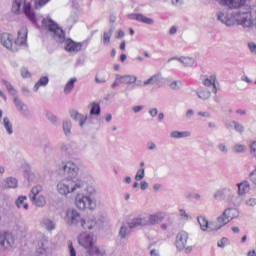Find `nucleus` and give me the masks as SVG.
<instances>
[{
    "mask_svg": "<svg viewBox=\"0 0 256 256\" xmlns=\"http://www.w3.org/2000/svg\"><path fill=\"white\" fill-rule=\"evenodd\" d=\"M59 169L67 175L66 178L60 180L57 184V191L59 195H71L79 189L85 187V180L77 177L81 173L79 165L71 160L62 161L59 165Z\"/></svg>",
    "mask_w": 256,
    "mask_h": 256,
    "instance_id": "f257e3e1",
    "label": "nucleus"
},
{
    "mask_svg": "<svg viewBox=\"0 0 256 256\" xmlns=\"http://www.w3.org/2000/svg\"><path fill=\"white\" fill-rule=\"evenodd\" d=\"M42 27H44L57 43L64 45V49L68 53H79L83 49V42H75L71 38H65V31L52 19H43Z\"/></svg>",
    "mask_w": 256,
    "mask_h": 256,
    "instance_id": "f03ea898",
    "label": "nucleus"
},
{
    "mask_svg": "<svg viewBox=\"0 0 256 256\" xmlns=\"http://www.w3.org/2000/svg\"><path fill=\"white\" fill-rule=\"evenodd\" d=\"M0 41L9 51H19L22 45L27 43V28L23 27L18 31V38L14 42L13 35L9 33H3L0 37Z\"/></svg>",
    "mask_w": 256,
    "mask_h": 256,
    "instance_id": "7ed1b4c3",
    "label": "nucleus"
},
{
    "mask_svg": "<svg viewBox=\"0 0 256 256\" xmlns=\"http://www.w3.org/2000/svg\"><path fill=\"white\" fill-rule=\"evenodd\" d=\"M167 214L163 211H158L154 214L147 216H138L132 219L131 227H150L155 225H160L165 221Z\"/></svg>",
    "mask_w": 256,
    "mask_h": 256,
    "instance_id": "20e7f679",
    "label": "nucleus"
},
{
    "mask_svg": "<svg viewBox=\"0 0 256 256\" xmlns=\"http://www.w3.org/2000/svg\"><path fill=\"white\" fill-rule=\"evenodd\" d=\"M78 243L81 247L93 251L96 255H107V252L103 248L95 245V239L93 238V235H91L90 233H80L78 235Z\"/></svg>",
    "mask_w": 256,
    "mask_h": 256,
    "instance_id": "39448f33",
    "label": "nucleus"
},
{
    "mask_svg": "<svg viewBox=\"0 0 256 256\" xmlns=\"http://www.w3.org/2000/svg\"><path fill=\"white\" fill-rule=\"evenodd\" d=\"M239 209L235 207H229L224 210L222 215H220L216 222L211 224L213 229H223L225 225H227L230 221H233V219H237L239 217Z\"/></svg>",
    "mask_w": 256,
    "mask_h": 256,
    "instance_id": "423d86ee",
    "label": "nucleus"
},
{
    "mask_svg": "<svg viewBox=\"0 0 256 256\" xmlns=\"http://www.w3.org/2000/svg\"><path fill=\"white\" fill-rule=\"evenodd\" d=\"M12 13L19 15L20 13H24L26 17L32 23H37V17L33 10H31V5L27 4L26 0H14L12 5Z\"/></svg>",
    "mask_w": 256,
    "mask_h": 256,
    "instance_id": "0eeeda50",
    "label": "nucleus"
},
{
    "mask_svg": "<svg viewBox=\"0 0 256 256\" xmlns=\"http://www.w3.org/2000/svg\"><path fill=\"white\" fill-rule=\"evenodd\" d=\"M75 206L80 211H95L97 209V200L90 199L85 194H77L75 197Z\"/></svg>",
    "mask_w": 256,
    "mask_h": 256,
    "instance_id": "6e6552de",
    "label": "nucleus"
},
{
    "mask_svg": "<svg viewBox=\"0 0 256 256\" xmlns=\"http://www.w3.org/2000/svg\"><path fill=\"white\" fill-rule=\"evenodd\" d=\"M83 214L76 208H68L64 212V221L68 227H77L81 225Z\"/></svg>",
    "mask_w": 256,
    "mask_h": 256,
    "instance_id": "1a4fd4ad",
    "label": "nucleus"
},
{
    "mask_svg": "<svg viewBox=\"0 0 256 256\" xmlns=\"http://www.w3.org/2000/svg\"><path fill=\"white\" fill-rule=\"evenodd\" d=\"M215 201H227V203H235V193L233 186H226L216 190L213 194Z\"/></svg>",
    "mask_w": 256,
    "mask_h": 256,
    "instance_id": "9d476101",
    "label": "nucleus"
},
{
    "mask_svg": "<svg viewBox=\"0 0 256 256\" xmlns=\"http://www.w3.org/2000/svg\"><path fill=\"white\" fill-rule=\"evenodd\" d=\"M79 228L83 231H90L91 233H97L101 229V221L93 217L82 216Z\"/></svg>",
    "mask_w": 256,
    "mask_h": 256,
    "instance_id": "9b49d317",
    "label": "nucleus"
},
{
    "mask_svg": "<svg viewBox=\"0 0 256 256\" xmlns=\"http://www.w3.org/2000/svg\"><path fill=\"white\" fill-rule=\"evenodd\" d=\"M43 191V186L37 185L31 189L29 194L30 200L36 207H45L47 205V199L43 195H39Z\"/></svg>",
    "mask_w": 256,
    "mask_h": 256,
    "instance_id": "f8f14e48",
    "label": "nucleus"
},
{
    "mask_svg": "<svg viewBox=\"0 0 256 256\" xmlns=\"http://www.w3.org/2000/svg\"><path fill=\"white\" fill-rule=\"evenodd\" d=\"M235 23L242 27H253V10L250 12H237L234 15Z\"/></svg>",
    "mask_w": 256,
    "mask_h": 256,
    "instance_id": "ddd939ff",
    "label": "nucleus"
},
{
    "mask_svg": "<svg viewBox=\"0 0 256 256\" xmlns=\"http://www.w3.org/2000/svg\"><path fill=\"white\" fill-rule=\"evenodd\" d=\"M15 245V237L9 231L0 232V251L11 249Z\"/></svg>",
    "mask_w": 256,
    "mask_h": 256,
    "instance_id": "4468645a",
    "label": "nucleus"
},
{
    "mask_svg": "<svg viewBox=\"0 0 256 256\" xmlns=\"http://www.w3.org/2000/svg\"><path fill=\"white\" fill-rule=\"evenodd\" d=\"M216 19L219 23H222V25H226V27H233V25H235V16L225 10L217 11Z\"/></svg>",
    "mask_w": 256,
    "mask_h": 256,
    "instance_id": "2eb2a0df",
    "label": "nucleus"
},
{
    "mask_svg": "<svg viewBox=\"0 0 256 256\" xmlns=\"http://www.w3.org/2000/svg\"><path fill=\"white\" fill-rule=\"evenodd\" d=\"M14 104L17 112L23 117V119H29L31 117V110H29V106L25 104L21 99L14 97Z\"/></svg>",
    "mask_w": 256,
    "mask_h": 256,
    "instance_id": "dca6fc26",
    "label": "nucleus"
},
{
    "mask_svg": "<svg viewBox=\"0 0 256 256\" xmlns=\"http://www.w3.org/2000/svg\"><path fill=\"white\" fill-rule=\"evenodd\" d=\"M247 0H216L218 5L222 7H227L228 9H239L243 7Z\"/></svg>",
    "mask_w": 256,
    "mask_h": 256,
    "instance_id": "f3484780",
    "label": "nucleus"
},
{
    "mask_svg": "<svg viewBox=\"0 0 256 256\" xmlns=\"http://www.w3.org/2000/svg\"><path fill=\"white\" fill-rule=\"evenodd\" d=\"M187 241H189V233L185 231H180L176 235V247L178 251H183L187 247Z\"/></svg>",
    "mask_w": 256,
    "mask_h": 256,
    "instance_id": "a211bd4d",
    "label": "nucleus"
},
{
    "mask_svg": "<svg viewBox=\"0 0 256 256\" xmlns=\"http://www.w3.org/2000/svg\"><path fill=\"white\" fill-rule=\"evenodd\" d=\"M128 19L131 21H139L140 23H145L146 25H153V23H155L153 18L146 17L145 15L139 13L129 14Z\"/></svg>",
    "mask_w": 256,
    "mask_h": 256,
    "instance_id": "6ab92c4d",
    "label": "nucleus"
},
{
    "mask_svg": "<svg viewBox=\"0 0 256 256\" xmlns=\"http://www.w3.org/2000/svg\"><path fill=\"white\" fill-rule=\"evenodd\" d=\"M203 85L204 87H213L212 89V93H214V95H217V75L212 74L210 76H207L204 80H203Z\"/></svg>",
    "mask_w": 256,
    "mask_h": 256,
    "instance_id": "aec40b11",
    "label": "nucleus"
},
{
    "mask_svg": "<svg viewBox=\"0 0 256 256\" xmlns=\"http://www.w3.org/2000/svg\"><path fill=\"white\" fill-rule=\"evenodd\" d=\"M198 223L200 225L201 231H219V229L212 228V224L217 223V220L209 222L204 216H199Z\"/></svg>",
    "mask_w": 256,
    "mask_h": 256,
    "instance_id": "412c9836",
    "label": "nucleus"
},
{
    "mask_svg": "<svg viewBox=\"0 0 256 256\" xmlns=\"http://www.w3.org/2000/svg\"><path fill=\"white\" fill-rule=\"evenodd\" d=\"M132 223H133V220H131L126 224H123L120 227L119 234H118L120 239H126V237H129V234L131 233V229H137V227H139V226H131Z\"/></svg>",
    "mask_w": 256,
    "mask_h": 256,
    "instance_id": "4be33fe9",
    "label": "nucleus"
},
{
    "mask_svg": "<svg viewBox=\"0 0 256 256\" xmlns=\"http://www.w3.org/2000/svg\"><path fill=\"white\" fill-rule=\"evenodd\" d=\"M163 82V75L161 72H158L145 80L143 83L145 86L147 85H156L157 87H161V83Z\"/></svg>",
    "mask_w": 256,
    "mask_h": 256,
    "instance_id": "5701e85b",
    "label": "nucleus"
},
{
    "mask_svg": "<svg viewBox=\"0 0 256 256\" xmlns=\"http://www.w3.org/2000/svg\"><path fill=\"white\" fill-rule=\"evenodd\" d=\"M195 93L198 97V99H201V101H207L211 99V90L205 86H200L198 89L195 90Z\"/></svg>",
    "mask_w": 256,
    "mask_h": 256,
    "instance_id": "b1692460",
    "label": "nucleus"
},
{
    "mask_svg": "<svg viewBox=\"0 0 256 256\" xmlns=\"http://www.w3.org/2000/svg\"><path fill=\"white\" fill-rule=\"evenodd\" d=\"M171 61H179V63H182L184 67H193L195 65V60L191 57L182 56V57H172L168 59V63H171Z\"/></svg>",
    "mask_w": 256,
    "mask_h": 256,
    "instance_id": "393cba45",
    "label": "nucleus"
},
{
    "mask_svg": "<svg viewBox=\"0 0 256 256\" xmlns=\"http://www.w3.org/2000/svg\"><path fill=\"white\" fill-rule=\"evenodd\" d=\"M41 227H44L46 231H55L57 224L55 223V220L45 216L40 221Z\"/></svg>",
    "mask_w": 256,
    "mask_h": 256,
    "instance_id": "a878e982",
    "label": "nucleus"
},
{
    "mask_svg": "<svg viewBox=\"0 0 256 256\" xmlns=\"http://www.w3.org/2000/svg\"><path fill=\"white\" fill-rule=\"evenodd\" d=\"M117 81L125 85H133L137 83V76L135 75H116Z\"/></svg>",
    "mask_w": 256,
    "mask_h": 256,
    "instance_id": "bb28decb",
    "label": "nucleus"
},
{
    "mask_svg": "<svg viewBox=\"0 0 256 256\" xmlns=\"http://www.w3.org/2000/svg\"><path fill=\"white\" fill-rule=\"evenodd\" d=\"M70 117L71 119H74V121H78L79 127H84L88 119L87 115L81 114L78 111H72Z\"/></svg>",
    "mask_w": 256,
    "mask_h": 256,
    "instance_id": "cd10ccee",
    "label": "nucleus"
},
{
    "mask_svg": "<svg viewBox=\"0 0 256 256\" xmlns=\"http://www.w3.org/2000/svg\"><path fill=\"white\" fill-rule=\"evenodd\" d=\"M36 253L39 256H47V253H49V241L42 240L38 242Z\"/></svg>",
    "mask_w": 256,
    "mask_h": 256,
    "instance_id": "c85d7f7f",
    "label": "nucleus"
},
{
    "mask_svg": "<svg viewBox=\"0 0 256 256\" xmlns=\"http://www.w3.org/2000/svg\"><path fill=\"white\" fill-rule=\"evenodd\" d=\"M236 186L238 187V195L240 196L247 195L251 191V184L247 180L238 183Z\"/></svg>",
    "mask_w": 256,
    "mask_h": 256,
    "instance_id": "c756f323",
    "label": "nucleus"
},
{
    "mask_svg": "<svg viewBox=\"0 0 256 256\" xmlns=\"http://www.w3.org/2000/svg\"><path fill=\"white\" fill-rule=\"evenodd\" d=\"M25 201H27V196L25 195L18 196V198L15 200V205L17 209H24L25 211H28L29 204Z\"/></svg>",
    "mask_w": 256,
    "mask_h": 256,
    "instance_id": "7c9ffc66",
    "label": "nucleus"
},
{
    "mask_svg": "<svg viewBox=\"0 0 256 256\" xmlns=\"http://www.w3.org/2000/svg\"><path fill=\"white\" fill-rule=\"evenodd\" d=\"M170 137L172 139H186L187 137H191V131L174 130L170 133Z\"/></svg>",
    "mask_w": 256,
    "mask_h": 256,
    "instance_id": "2f4dec72",
    "label": "nucleus"
},
{
    "mask_svg": "<svg viewBox=\"0 0 256 256\" xmlns=\"http://www.w3.org/2000/svg\"><path fill=\"white\" fill-rule=\"evenodd\" d=\"M47 85H49V77L42 76L34 85L33 91L37 92L40 87H47Z\"/></svg>",
    "mask_w": 256,
    "mask_h": 256,
    "instance_id": "473e14b6",
    "label": "nucleus"
},
{
    "mask_svg": "<svg viewBox=\"0 0 256 256\" xmlns=\"http://www.w3.org/2000/svg\"><path fill=\"white\" fill-rule=\"evenodd\" d=\"M60 150L62 153H67L68 155H71L75 151V143L70 142L68 144H60Z\"/></svg>",
    "mask_w": 256,
    "mask_h": 256,
    "instance_id": "72a5a7b5",
    "label": "nucleus"
},
{
    "mask_svg": "<svg viewBox=\"0 0 256 256\" xmlns=\"http://www.w3.org/2000/svg\"><path fill=\"white\" fill-rule=\"evenodd\" d=\"M2 125L9 135H13V123H11L9 117L3 118Z\"/></svg>",
    "mask_w": 256,
    "mask_h": 256,
    "instance_id": "f704fd0d",
    "label": "nucleus"
},
{
    "mask_svg": "<svg viewBox=\"0 0 256 256\" xmlns=\"http://www.w3.org/2000/svg\"><path fill=\"white\" fill-rule=\"evenodd\" d=\"M62 129L64 135H66V137H69V135H71V129H73V124L71 120H64L62 123Z\"/></svg>",
    "mask_w": 256,
    "mask_h": 256,
    "instance_id": "c9c22d12",
    "label": "nucleus"
},
{
    "mask_svg": "<svg viewBox=\"0 0 256 256\" xmlns=\"http://www.w3.org/2000/svg\"><path fill=\"white\" fill-rule=\"evenodd\" d=\"M75 83H77V78H71L64 87V93L69 95L75 89Z\"/></svg>",
    "mask_w": 256,
    "mask_h": 256,
    "instance_id": "e433bc0d",
    "label": "nucleus"
},
{
    "mask_svg": "<svg viewBox=\"0 0 256 256\" xmlns=\"http://www.w3.org/2000/svg\"><path fill=\"white\" fill-rule=\"evenodd\" d=\"M84 195L92 199V201H97V189H95L93 186H88L86 188V194Z\"/></svg>",
    "mask_w": 256,
    "mask_h": 256,
    "instance_id": "4c0bfd02",
    "label": "nucleus"
},
{
    "mask_svg": "<svg viewBox=\"0 0 256 256\" xmlns=\"http://www.w3.org/2000/svg\"><path fill=\"white\" fill-rule=\"evenodd\" d=\"M6 187L8 189H17L19 187V181L15 177H8L6 179Z\"/></svg>",
    "mask_w": 256,
    "mask_h": 256,
    "instance_id": "58836bf2",
    "label": "nucleus"
},
{
    "mask_svg": "<svg viewBox=\"0 0 256 256\" xmlns=\"http://www.w3.org/2000/svg\"><path fill=\"white\" fill-rule=\"evenodd\" d=\"M111 37H113V29H110L103 33V43L105 47H109V45H111Z\"/></svg>",
    "mask_w": 256,
    "mask_h": 256,
    "instance_id": "ea45409f",
    "label": "nucleus"
},
{
    "mask_svg": "<svg viewBox=\"0 0 256 256\" xmlns=\"http://www.w3.org/2000/svg\"><path fill=\"white\" fill-rule=\"evenodd\" d=\"M169 87L172 91H179L183 89V82L181 80H173L169 83Z\"/></svg>",
    "mask_w": 256,
    "mask_h": 256,
    "instance_id": "a19ab883",
    "label": "nucleus"
},
{
    "mask_svg": "<svg viewBox=\"0 0 256 256\" xmlns=\"http://www.w3.org/2000/svg\"><path fill=\"white\" fill-rule=\"evenodd\" d=\"M230 125H233V127L237 133H245V126L243 124H241L239 121L232 120L230 122Z\"/></svg>",
    "mask_w": 256,
    "mask_h": 256,
    "instance_id": "79ce46f5",
    "label": "nucleus"
},
{
    "mask_svg": "<svg viewBox=\"0 0 256 256\" xmlns=\"http://www.w3.org/2000/svg\"><path fill=\"white\" fill-rule=\"evenodd\" d=\"M90 115H101V106L99 103H91Z\"/></svg>",
    "mask_w": 256,
    "mask_h": 256,
    "instance_id": "37998d69",
    "label": "nucleus"
},
{
    "mask_svg": "<svg viewBox=\"0 0 256 256\" xmlns=\"http://www.w3.org/2000/svg\"><path fill=\"white\" fill-rule=\"evenodd\" d=\"M2 83H3V85H5L7 91L10 93V95H13V96L17 95V90L13 87L12 84H10L9 81L3 79Z\"/></svg>",
    "mask_w": 256,
    "mask_h": 256,
    "instance_id": "c03bdc74",
    "label": "nucleus"
},
{
    "mask_svg": "<svg viewBox=\"0 0 256 256\" xmlns=\"http://www.w3.org/2000/svg\"><path fill=\"white\" fill-rule=\"evenodd\" d=\"M143 179H145V168H140L136 172L135 181H143Z\"/></svg>",
    "mask_w": 256,
    "mask_h": 256,
    "instance_id": "a18cd8bd",
    "label": "nucleus"
},
{
    "mask_svg": "<svg viewBox=\"0 0 256 256\" xmlns=\"http://www.w3.org/2000/svg\"><path fill=\"white\" fill-rule=\"evenodd\" d=\"M46 119L48 121H50V123H52V125H57L59 119L57 118V116H55L53 113L51 112H47L46 113Z\"/></svg>",
    "mask_w": 256,
    "mask_h": 256,
    "instance_id": "49530a36",
    "label": "nucleus"
},
{
    "mask_svg": "<svg viewBox=\"0 0 256 256\" xmlns=\"http://www.w3.org/2000/svg\"><path fill=\"white\" fill-rule=\"evenodd\" d=\"M233 151L234 153H245V151H247V147H245L243 144H236L233 147Z\"/></svg>",
    "mask_w": 256,
    "mask_h": 256,
    "instance_id": "de8ad7c7",
    "label": "nucleus"
},
{
    "mask_svg": "<svg viewBox=\"0 0 256 256\" xmlns=\"http://www.w3.org/2000/svg\"><path fill=\"white\" fill-rule=\"evenodd\" d=\"M51 0H35V9H41L45 7L47 3H50Z\"/></svg>",
    "mask_w": 256,
    "mask_h": 256,
    "instance_id": "09e8293b",
    "label": "nucleus"
},
{
    "mask_svg": "<svg viewBox=\"0 0 256 256\" xmlns=\"http://www.w3.org/2000/svg\"><path fill=\"white\" fill-rule=\"evenodd\" d=\"M218 150L220 153H223L224 155H227L229 153V148L227 147V144H225V143H219Z\"/></svg>",
    "mask_w": 256,
    "mask_h": 256,
    "instance_id": "8fccbe9b",
    "label": "nucleus"
},
{
    "mask_svg": "<svg viewBox=\"0 0 256 256\" xmlns=\"http://www.w3.org/2000/svg\"><path fill=\"white\" fill-rule=\"evenodd\" d=\"M229 245V239L223 237L221 240L217 242V246L220 247L221 249H225Z\"/></svg>",
    "mask_w": 256,
    "mask_h": 256,
    "instance_id": "3c124183",
    "label": "nucleus"
},
{
    "mask_svg": "<svg viewBox=\"0 0 256 256\" xmlns=\"http://www.w3.org/2000/svg\"><path fill=\"white\" fill-rule=\"evenodd\" d=\"M179 213H180V217L183 221H189L191 219V216H189V214H187V211H185V209H180Z\"/></svg>",
    "mask_w": 256,
    "mask_h": 256,
    "instance_id": "603ef678",
    "label": "nucleus"
},
{
    "mask_svg": "<svg viewBox=\"0 0 256 256\" xmlns=\"http://www.w3.org/2000/svg\"><path fill=\"white\" fill-rule=\"evenodd\" d=\"M78 256H99V254H96L95 252H93V250H84L80 252ZM102 256H105V255H102Z\"/></svg>",
    "mask_w": 256,
    "mask_h": 256,
    "instance_id": "864d4df0",
    "label": "nucleus"
},
{
    "mask_svg": "<svg viewBox=\"0 0 256 256\" xmlns=\"http://www.w3.org/2000/svg\"><path fill=\"white\" fill-rule=\"evenodd\" d=\"M68 251L70 256H77V250H75V247H73V242H68Z\"/></svg>",
    "mask_w": 256,
    "mask_h": 256,
    "instance_id": "5fc2aeb1",
    "label": "nucleus"
},
{
    "mask_svg": "<svg viewBox=\"0 0 256 256\" xmlns=\"http://www.w3.org/2000/svg\"><path fill=\"white\" fill-rule=\"evenodd\" d=\"M245 205L247 207H256V198H248L245 200Z\"/></svg>",
    "mask_w": 256,
    "mask_h": 256,
    "instance_id": "6e6d98bb",
    "label": "nucleus"
},
{
    "mask_svg": "<svg viewBox=\"0 0 256 256\" xmlns=\"http://www.w3.org/2000/svg\"><path fill=\"white\" fill-rule=\"evenodd\" d=\"M146 148L148 149V151H157V144H155V142L153 141H149L146 144Z\"/></svg>",
    "mask_w": 256,
    "mask_h": 256,
    "instance_id": "4d7b16f0",
    "label": "nucleus"
},
{
    "mask_svg": "<svg viewBox=\"0 0 256 256\" xmlns=\"http://www.w3.org/2000/svg\"><path fill=\"white\" fill-rule=\"evenodd\" d=\"M249 147L251 155H253V157H256V140L252 141Z\"/></svg>",
    "mask_w": 256,
    "mask_h": 256,
    "instance_id": "13d9d810",
    "label": "nucleus"
},
{
    "mask_svg": "<svg viewBox=\"0 0 256 256\" xmlns=\"http://www.w3.org/2000/svg\"><path fill=\"white\" fill-rule=\"evenodd\" d=\"M21 76L24 79H28L29 77H31V72H29V69H27V68H22L21 69Z\"/></svg>",
    "mask_w": 256,
    "mask_h": 256,
    "instance_id": "bf43d9fd",
    "label": "nucleus"
},
{
    "mask_svg": "<svg viewBox=\"0 0 256 256\" xmlns=\"http://www.w3.org/2000/svg\"><path fill=\"white\" fill-rule=\"evenodd\" d=\"M68 23H70L71 25H73V23H77V14L76 13L70 14V16L68 18Z\"/></svg>",
    "mask_w": 256,
    "mask_h": 256,
    "instance_id": "052dcab7",
    "label": "nucleus"
},
{
    "mask_svg": "<svg viewBox=\"0 0 256 256\" xmlns=\"http://www.w3.org/2000/svg\"><path fill=\"white\" fill-rule=\"evenodd\" d=\"M95 81L96 83H100V84L107 83V79L105 78V76H101V75H96Z\"/></svg>",
    "mask_w": 256,
    "mask_h": 256,
    "instance_id": "680f3d73",
    "label": "nucleus"
},
{
    "mask_svg": "<svg viewBox=\"0 0 256 256\" xmlns=\"http://www.w3.org/2000/svg\"><path fill=\"white\" fill-rule=\"evenodd\" d=\"M248 49L253 55H256V44L254 42L248 43Z\"/></svg>",
    "mask_w": 256,
    "mask_h": 256,
    "instance_id": "e2e57ef3",
    "label": "nucleus"
},
{
    "mask_svg": "<svg viewBox=\"0 0 256 256\" xmlns=\"http://www.w3.org/2000/svg\"><path fill=\"white\" fill-rule=\"evenodd\" d=\"M150 256H161V251L157 248H152L150 250Z\"/></svg>",
    "mask_w": 256,
    "mask_h": 256,
    "instance_id": "0e129e2a",
    "label": "nucleus"
},
{
    "mask_svg": "<svg viewBox=\"0 0 256 256\" xmlns=\"http://www.w3.org/2000/svg\"><path fill=\"white\" fill-rule=\"evenodd\" d=\"M149 115L152 116L153 118L157 117L159 110L157 108H151L148 111Z\"/></svg>",
    "mask_w": 256,
    "mask_h": 256,
    "instance_id": "69168bd1",
    "label": "nucleus"
},
{
    "mask_svg": "<svg viewBox=\"0 0 256 256\" xmlns=\"http://www.w3.org/2000/svg\"><path fill=\"white\" fill-rule=\"evenodd\" d=\"M250 181L256 185V169L250 173Z\"/></svg>",
    "mask_w": 256,
    "mask_h": 256,
    "instance_id": "338daca9",
    "label": "nucleus"
},
{
    "mask_svg": "<svg viewBox=\"0 0 256 256\" xmlns=\"http://www.w3.org/2000/svg\"><path fill=\"white\" fill-rule=\"evenodd\" d=\"M252 27L256 29V9L252 10Z\"/></svg>",
    "mask_w": 256,
    "mask_h": 256,
    "instance_id": "774afa93",
    "label": "nucleus"
}]
</instances>
